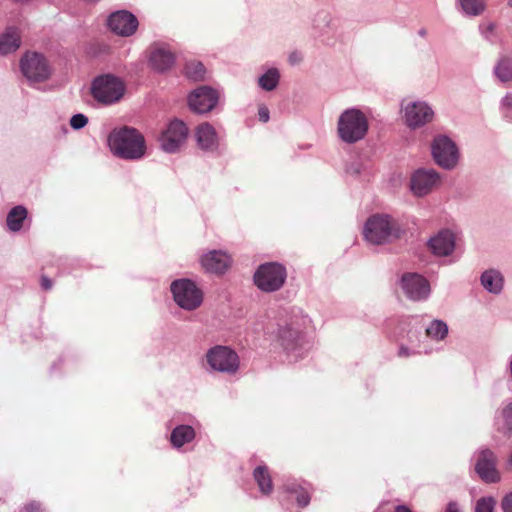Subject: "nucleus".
<instances>
[{
  "label": "nucleus",
  "mask_w": 512,
  "mask_h": 512,
  "mask_svg": "<svg viewBox=\"0 0 512 512\" xmlns=\"http://www.w3.org/2000/svg\"><path fill=\"white\" fill-rule=\"evenodd\" d=\"M108 145L115 156L125 160H139L146 152L143 135L128 126L112 130L108 136Z\"/></svg>",
  "instance_id": "obj_1"
},
{
  "label": "nucleus",
  "mask_w": 512,
  "mask_h": 512,
  "mask_svg": "<svg viewBox=\"0 0 512 512\" xmlns=\"http://www.w3.org/2000/svg\"><path fill=\"white\" fill-rule=\"evenodd\" d=\"M402 232L399 223L387 214L370 216L363 228L365 240L374 245H381L399 239Z\"/></svg>",
  "instance_id": "obj_2"
},
{
  "label": "nucleus",
  "mask_w": 512,
  "mask_h": 512,
  "mask_svg": "<svg viewBox=\"0 0 512 512\" xmlns=\"http://www.w3.org/2000/svg\"><path fill=\"white\" fill-rule=\"evenodd\" d=\"M368 127L366 115L357 108H349L338 118L337 134L344 143L354 144L366 136Z\"/></svg>",
  "instance_id": "obj_3"
},
{
  "label": "nucleus",
  "mask_w": 512,
  "mask_h": 512,
  "mask_svg": "<svg viewBox=\"0 0 512 512\" xmlns=\"http://www.w3.org/2000/svg\"><path fill=\"white\" fill-rule=\"evenodd\" d=\"M206 362L212 371L235 375L240 368V358L230 347L216 345L205 354Z\"/></svg>",
  "instance_id": "obj_4"
},
{
  "label": "nucleus",
  "mask_w": 512,
  "mask_h": 512,
  "mask_svg": "<svg viewBox=\"0 0 512 512\" xmlns=\"http://www.w3.org/2000/svg\"><path fill=\"white\" fill-rule=\"evenodd\" d=\"M286 268L276 262L264 263L254 274L255 285L264 292L278 291L285 283Z\"/></svg>",
  "instance_id": "obj_5"
},
{
  "label": "nucleus",
  "mask_w": 512,
  "mask_h": 512,
  "mask_svg": "<svg viewBox=\"0 0 512 512\" xmlns=\"http://www.w3.org/2000/svg\"><path fill=\"white\" fill-rule=\"evenodd\" d=\"M171 292L176 304L184 310L193 311L201 306L203 293L189 279H177L171 283Z\"/></svg>",
  "instance_id": "obj_6"
},
{
  "label": "nucleus",
  "mask_w": 512,
  "mask_h": 512,
  "mask_svg": "<svg viewBox=\"0 0 512 512\" xmlns=\"http://www.w3.org/2000/svg\"><path fill=\"white\" fill-rule=\"evenodd\" d=\"M431 153L435 163L445 169H454L459 162V150L455 142L446 135H437L431 143Z\"/></svg>",
  "instance_id": "obj_7"
},
{
  "label": "nucleus",
  "mask_w": 512,
  "mask_h": 512,
  "mask_svg": "<svg viewBox=\"0 0 512 512\" xmlns=\"http://www.w3.org/2000/svg\"><path fill=\"white\" fill-rule=\"evenodd\" d=\"M124 91V84L118 78L111 75L97 77L91 87L94 99L103 104H113L119 101Z\"/></svg>",
  "instance_id": "obj_8"
},
{
  "label": "nucleus",
  "mask_w": 512,
  "mask_h": 512,
  "mask_svg": "<svg viewBox=\"0 0 512 512\" xmlns=\"http://www.w3.org/2000/svg\"><path fill=\"white\" fill-rule=\"evenodd\" d=\"M22 74L30 83L46 81L51 75V68L46 58L37 52H27L20 60Z\"/></svg>",
  "instance_id": "obj_9"
},
{
  "label": "nucleus",
  "mask_w": 512,
  "mask_h": 512,
  "mask_svg": "<svg viewBox=\"0 0 512 512\" xmlns=\"http://www.w3.org/2000/svg\"><path fill=\"white\" fill-rule=\"evenodd\" d=\"M404 122L410 129H418L432 122L434 111L424 101H411L402 104Z\"/></svg>",
  "instance_id": "obj_10"
},
{
  "label": "nucleus",
  "mask_w": 512,
  "mask_h": 512,
  "mask_svg": "<svg viewBox=\"0 0 512 512\" xmlns=\"http://www.w3.org/2000/svg\"><path fill=\"white\" fill-rule=\"evenodd\" d=\"M441 184L440 174L432 168H419L410 178V189L414 196L424 197Z\"/></svg>",
  "instance_id": "obj_11"
},
{
  "label": "nucleus",
  "mask_w": 512,
  "mask_h": 512,
  "mask_svg": "<svg viewBox=\"0 0 512 512\" xmlns=\"http://www.w3.org/2000/svg\"><path fill=\"white\" fill-rule=\"evenodd\" d=\"M188 128L186 124L178 119L172 120L162 132L159 141L161 148L168 153L177 152L186 142Z\"/></svg>",
  "instance_id": "obj_12"
},
{
  "label": "nucleus",
  "mask_w": 512,
  "mask_h": 512,
  "mask_svg": "<svg viewBox=\"0 0 512 512\" xmlns=\"http://www.w3.org/2000/svg\"><path fill=\"white\" fill-rule=\"evenodd\" d=\"M400 286L406 297L412 301L426 300L431 291L429 281L418 273H404Z\"/></svg>",
  "instance_id": "obj_13"
},
{
  "label": "nucleus",
  "mask_w": 512,
  "mask_h": 512,
  "mask_svg": "<svg viewBox=\"0 0 512 512\" xmlns=\"http://www.w3.org/2000/svg\"><path fill=\"white\" fill-rule=\"evenodd\" d=\"M279 340L288 355L294 360L303 357L305 352L308 351V343H306L301 333L290 327L286 326L279 330Z\"/></svg>",
  "instance_id": "obj_14"
},
{
  "label": "nucleus",
  "mask_w": 512,
  "mask_h": 512,
  "mask_svg": "<svg viewBox=\"0 0 512 512\" xmlns=\"http://www.w3.org/2000/svg\"><path fill=\"white\" fill-rule=\"evenodd\" d=\"M217 102V92L208 86L196 88L188 97L189 107L197 113H207L211 111L216 106Z\"/></svg>",
  "instance_id": "obj_15"
},
{
  "label": "nucleus",
  "mask_w": 512,
  "mask_h": 512,
  "mask_svg": "<svg viewBox=\"0 0 512 512\" xmlns=\"http://www.w3.org/2000/svg\"><path fill=\"white\" fill-rule=\"evenodd\" d=\"M475 470L486 483H496L500 480V474L496 469V456L490 449L478 452Z\"/></svg>",
  "instance_id": "obj_16"
},
{
  "label": "nucleus",
  "mask_w": 512,
  "mask_h": 512,
  "mask_svg": "<svg viewBox=\"0 0 512 512\" xmlns=\"http://www.w3.org/2000/svg\"><path fill=\"white\" fill-rule=\"evenodd\" d=\"M137 18L129 11L120 10L108 18V26L117 35L128 37L135 33L138 27Z\"/></svg>",
  "instance_id": "obj_17"
},
{
  "label": "nucleus",
  "mask_w": 512,
  "mask_h": 512,
  "mask_svg": "<svg viewBox=\"0 0 512 512\" xmlns=\"http://www.w3.org/2000/svg\"><path fill=\"white\" fill-rule=\"evenodd\" d=\"M201 264L210 273L223 274L230 267L231 258L223 251L212 250L202 256Z\"/></svg>",
  "instance_id": "obj_18"
},
{
  "label": "nucleus",
  "mask_w": 512,
  "mask_h": 512,
  "mask_svg": "<svg viewBox=\"0 0 512 512\" xmlns=\"http://www.w3.org/2000/svg\"><path fill=\"white\" fill-rule=\"evenodd\" d=\"M149 62L154 70L164 72L173 66L175 56L166 46L156 44L151 47Z\"/></svg>",
  "instance_id": "obj_19"
},
{
  "label": "nucleus",
  "mask_w": 512,
  "mask_h": 512,
  "mask_svg": "<svg viewBox=\"0 0 512 512\" xmlns=\"http://www.w3.org/2000/svg\"><path fill=\"white\" fill-rule=\"evenodd\" d=\"M429 247L437 256H448L455 248L454 234L449 230L440 231L429 241Z\"/></svg>",
  "instance_id": "obj_20"
},
{
  "label": "nucleus",
  "mask_w": 512,
  "mask_h": 512,
  "mask_svg": "<svg viewBox=\"0 0 512 512\" xmlns=\"http://www.w3.org/2000/svg\"><path fill=\"white\" fill-rule=\"evenodd\" d=\"M196 140L198 146L205 151H214L219 144L216 131L209 123H202L197 127Z\"/></svg>",
  "instance_id": "obj_21"
},
{
  "label": "nucleus",
  "mask_w": 512,
  "mask_h": 512,
  "mask_svg": "<svg viewBox=\"0 0 512 512\" xmlns=\"http://www.w3.org/2000/svg\"><path fill=\"white\" fill-rule=\"evenodd\" d=\"M21 46V35L17 28L10 27L0 34V56L14 53Z\"/></svg>",
  "instance_id": "obj_22"
},
{
  "label": "nucleus",
  "mask_w": 512,
  "mask_h": 512,
  "mask_svg": "<svg viewBox=\"0 0 512 512\" xmlns=\"http://www.w3.org/2000/svg\"><path fill=\"white\" fill-rule=\"evenodd\" d=\"M481 285L491 294L498 295L504 287V277L497 269L485 270L480 277Z\"/></svg>",
  "instance_id": "obj_23"
},
{
  "label": "nucleus",
  "mask_w": 512,
  "mask_h": 512,
  "mask_svg": "<svg viewBox=\"0 0 512 512\" xmlns=\"http://www.w3.org/2000/svg\"><path fill=\"white\" fill-rule=\"evenodd\" d=\"M497 430L506 437L512 435V401H506L496 416Z\"/></svg>",
  "instance_id": "obj_24"
},
{
  "label": "nucleus",
  "mask_w": 512,
  "mask_h": 512,
  "mask_svg": "<svg viewBox=\"0 0 512 512\" xmlns=\"http://www.w3.org/2000/svg\"><path fill=\"white\" fill-rule=\"evenodd\" d=\"M195 437L194 429L189 425H179L171 433V443L174 447L180 448L191 442Z\"/></svg>",
  "instance_id": "obj_25"
},
{
  "label": "nucleus",
  "mask_w": 512,
  "mask_h": 512,
  "mask_svg": "<svg viewBox=\"0 0 512 512\" xmlns=\"http://www.w3.org/2000/svg\"><path fill=\"white\" fill-rule=\"evenodd\" d=\"M493 72L499 81L503 83L512 82V57L500 55Z\"/></svg>",
  "instance_id": "obj_26"
},
{
  "label": "nucleus",
  "mask_w": 512,
  "mask_h": 512,
  "mask_svg": "<svg viewBox=\"0 0 512 512\" xmlns=\"http://www.w3.org/2000/svg\"><path fill=\"white\" fill-rule=\"evenodd\" d=\"M27 214L28 211L24 206L18 205L13 207L9 211L6 219L9 230L12 232L19 231L23 226V222L26 219Z\"/></svg>",
  "instance_id": "obj_27"
},
{
  "label": "nucleus",
  "mask_w": 512,
  "mask_h": 512,
  "mask_svg": "<svg viewBox=\"0 0 512 512\" xmlns=\"http://www.w3.org/2000/svg\"><path fill=\"white\" fill-rule=\"evenodd\" d=\"M253 476H254L255 481L258 484L259 490L263 494L267 495L272 492V489H273L272 480H271V476H270L266 466H262V465L257 466L254 469Z\"/></svg>",
  "instance_id": "obj_28"
},
{
  "label": "nucleus",
  "mask_w": 512,
  "mask_h": 512,
  "mask_svg": "<svg viewBox=\"0 0 512 512\" xmlns=\"http://www.w3.org/2000/svg\"><path fill=\"white\" fill-rule=\"evenodd\" d=\"M280 81V72L277 68H269L258 78V85L264 91H273Z\"/></svg>",
  "instance_id": "obj_29"
},
{
  "label": "nucleus",
  "mask_w": 512,
  "mask_h": 512,
  "mask_svg": "<svg viewBox=\"0 0 512 512\" xmlns=\"http://www.w3.org/2000/svg\"><path fill=\"white\" fill-rule=\"evenodd\" d=\"M425 333L432 340L441 341L448 334V325L442 320L435 319L426 327Z\"/></svg>",
  "instance_id": "obj_30"
},
{
  "label": "nucleus",
  "mask_w": 512,
  "mask_h": 512,
  "mask_svg": "<svg viewBox=\"0 0 512 512\" xmlns=\"http://www.w3.org/2000/svg\"><path fill=\"white\" fill-rule=\"evenodd\" d=\"M479 32L482 38L490 44H496L499 38L496 23L483 21L479 24Z\"/></svg>",
  "instance_id": "obj_31"
},
{
  "label": "nucleus",
  "mask_w": 512,
  "mask_h": 512,
  "mask_svg": "<svg viewBox=\"0 0 512 512\" xmlns=\"http://www.w3.org/2000/svg\"><path fill=\"white\" fill-rule=\"evenodd\" d=\"M463 12L468 16H478L485 11V0H459Z\"/></svg>",
  "instance_id": "obj_32"
},
{
  "label": "nucleus",
  "mask_w": 512,
  "mask_h": 512,
  "mask_svg": "<svg viewBox=\"0 0 512 512\" xmlns=\"http://www.w3.org/2000/svg\"><path fill=\"white\" fill-rule=\"evenodd\" d=\"M185 75L193 81H201L204 79L206 70L204 65L199 61H190L185 65Z\"/></svg>",
  "instance_id": "obj_33"
},
{
  "label": "nucleus",
  "mask_w": 512,
  "mask_h": 512,
  "mask_svg": "<svg viewBox=\"0 0 512 512\" xmlns=\"http://www.w3.org/2000/svg\"><path fill=\"white\" fill-rule=\"evenodd\" d=\"M496 500L492 496L481 497L475 505V512H494Z\"/></svg>",
  "instance_id": "obj_34"
},
{
  "label": "nucleus",
  "mask_w": 512,
  "mask_h": 512,
  "mask_svg": "<svg viewBox=\"0 0 512 512\" xmlns=\"http://www.w3.org/2000/svg\"><path fill=\"white\" fill-rule=\"evenodd\" d=\"M499 109L504 118L512 119V92L501 99Z\"/></svg>",
  "instance_id": "obj_35"
},
{
  "label": "nucleus",
  "mask_w": 512,
  "mask_h": 512,
  "mask_svg": "<svg viewBox=\"0 0 512 512\" xmlns=\"http://www.w3.org/2000/svg\"><path fill=\"white\" fill-rule=\"evenodd\" d=\"M330 22L331 15L326 11L318 12L314 18V26L319 29L329 26Z\"/></svg>",
  "instance_id": "obj_36"
},
{
  "label": "nucleus",
  "mask_w": 512,
  "mask_h": 512,
  "mask_svg": "<svg viewBox=\"0 0 512 512\" xmlns=\"http://www.w3.org/2000/svg\"><path fill=\"white\" fill-rule=\"evenodd\" d=\"M87 123L88 118L83 114H75L70 119V125L75 130L85 127Z\"/></svg>",
  "instance_id": "obj_37"
},
{
  "label": "nucleus",
  "mask_w": 512,
  "mask_h": 512,
  "mask_svg": "<svg viewBox=\"0 0 512 512\" xmlns=\"http://www.w3.org/2000/svg\"><path fill=\"white\" fill-rule=\"evenodd\" d=\"M288 491L297 493L296 500H297V503L299 506L305 507L309 504L310 496L308 495V493L305 490L300 489L298 491L296 489L288 488Z\"/></svg>",
  "instance_id": "obj_38"
},
{
  "label": "nucleus",
  "mask_w": 512,
  "mask_h": 512,
  "mask_svg": "<svg viewBox=\"0 0 512 512\" xmlns=\"http://www.w3.org/2000/svg\"><path fill=\"white\" fill-rule=\"evenodd\" d=\"M363 165L360 161L355 160L350 162L346 167V173L351 176H359L362 173Z\"/></svg>",
  "instance_id": "obj_39"
},
{
  "label": "nucleus",
  "mask_w": 512,
  "mask_h": 512,
  "mask_svg": "<svg viewBox=\"0 0 512 512\" xmlns=\"http://www.w3.org/2000/svg\"><path fill=\"white\" fill-rule=\"evenodd\" d=\"M503 512H512V492L507 493L501 501Z\"/></svg>",
  "instance_id": "obj_40"
},
{
  "label": "nucleus",
  "mask_w": 512,
  "mask_h": 512,
  "mask_svg": "<svg viewBox=\"0 0 512 512\" xmlns=\"http://www.w3.org/2000/svg\"><path fill=\"white\" fill-rule=\"evenodd\" d=\"M258 117H259V120L263 123H266L269 121L270 113H269V109L265 105L259 106Z\"/></svg>",
  "instance_id": "obj_41"
},
{
  "label": "nucleus",
  "mask_w": 512,
  "mask_h": 512,
  "mask_svg": "<svg viewBox=\"0 0 512 512\" xmlns=\"http://www.w3.org/2000/svg\"><path fill=\"white\" fill-rule=\"evenodd\" d=\"M25 512H42L41 506L37 502H31L24 507Z\"/></svg>",
  "instance_id": "obj_42"
},
{
  "label": "nucleus",
  "mask_w": 512,
  "mask_h": 512,
  "mask_svg": "<svg viewBox=\"0 0 512 512\" xmlns=\"http://www.w3.org/2000/svg\"><path fill=\"white\" fill-rule=\"evenodd\" d=\"M445 512H461L460 505L456 501H450L445 508Z\"/></svg>",
  "instance_id": "obj_43"
},
{
  "label": "nucleus",
  "mask_w": 512,
  "mask_h": 512,
  "mask_svg": "<svg viewBox=\"0 0 512 512\" xmlns=\"http://www.w3.org/2000/svg\"><path fill=\"white\" fill-rule=\"evenodd\" d=\"M41 286L44 290H49L52 288V281L48 277L42 276Z\"/></svg>",
  "instance_id": "obj_44"
},
{
  "label": "nucleus",
  "mask_w": 512,
  "mask_h": 512,
  "mask_svg": "<svg viewBox=\"0 0 512 512\" xmlns=\"http://www.w3.org/2000/svg\"><path fill=\"white\" fill-rule=\"evenodd\" d=\"M414 354V352H411L407 347L405 346H401L399 351H398V355L400 357H408L410 355Z\"/></svg>",
  "instance_id": "obj_45"
},
{
  "label": "nucleus",
  "mask_w": 512,
  "mask_h": 512,
  "mask_svg": "<svg viewBox=\"0 0 512 512\" xmlns=\"http://www.w3.org/2000/svg\"><path fill=\"white\" fill-rule=\"evenodd\" d=\"M300 61H301V57H300V55H299L298 53L293 52V53H291V54H290V56H289V62H290L291 64H296V63H298V62H300Z\"/></svg>",
  "instance_id": "obj_46"
},
{
  "label": "nucleus",
  "mask_w": 512,
  "mask_h": 512,
  "mask_svg": "<svg viewBox=\"0 0 512 512\" xmlns=\"http://www.w3.org/2000/svg\"><path fill=\"white\" fill-rule=\"evenodd\" d=\"M395 512H412L411 509H409L407 506L405 505H398L396 508H395Z\"/></svg>",
  "instance_id": "obj_47"
},
{
  "label": "nucleus",
  "mask_w": 512,
  "mask_h": 512,
  "mask_svg": "<svg viewBox=\"0 0 512 512\" xmlns=\"http://www.w3.org/2000/svg\"><path fill=\"white\" fill-rule=\"evenodd\" d=\"M418 35L421 36V37H426L427 35V30L425 28H421L419 31H418Z\"/></svg>",
  "instance_id": "obj_48"
}]
</instances>
